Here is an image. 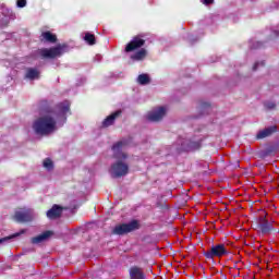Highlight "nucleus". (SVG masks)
Here are the masks:
<instances>
[{
    "label": "nucleus",
    "mask_w": 279,
    "mask_h": 279,
    "mask_svg": "<svg viewBox=\"0 0 279 279\" xmlns=\"http://www.w3.org/2000/svg\"><path fill=\"white\" fill-rule=\"evenodd\" d=\"M123 147H128V140H121L112 145L113 158L116 161L111 166V178H124L130 173V166L122 160H128V154L123 153Z\"/></svg>",
    "instance_id": "f257e3e1"
},
{
    "label": "nucleus",
    "mask_w": 279,
    "mask_h": 279,
    "mask_svg": "<svg viewBox=\"0 0 279 279\" xmlns=\"http://www.w3.org/2000/svg\"><path fill=\"white\" fill-rule=\"evenodd\" d=\"M142 47H145V36L136 35L126 44L124 51L125 53H132V51L140 49L135 53L131 54L130 59L133 60V62H141L147 58V49Z\"/></svg>",
    "instance_id": "f03ea898"
},
{
    "label": "nucleus",
    "mask_w": 279,
    "mask_h": 279,
    "mask_svg": "<svg viewBox=\"0 0 279 279\" xmlns=\"http://www.w3.org/2000/svg\"><path fill=\"white\" fill-rule=\"evenodd\" d=\"M40 112L44 114H53L57 119L60 117H66L68 112H71V102L69 100H64L63 102H59L54 108L51 107V104L47 100H41L39 102Z\"/></svg>",
    "instance_id": "7ed1b4c3"
},
{
    "label": "nucleus",
    "mask_w": 279,
    "mask_h": 279,
    "mask_svg": "<svg viewBox=\"0 0 279 279\" xmlns=\"http://www.w3.org/2000/svg\"><path fill=\"white\" fill-rule=\"evenodd\" d=\"M57 124L58 122H56V118L51 116H44L33 123V130L39 136H49V134L56 132Z\"/></svg>",
    "instance_id": "20e7f679"
},
{
    "label": "nucleus",
    "mask_w": 279,
    "mask_h": 279,
    "mask_svg": "<svg viewBox=\"0 0 279 279\" xmlns=\"http://www.w3.org/2000/svg\"><path fill=\"white\" fill-rule=\"evenodd\" d=\"M255 230L260 234H271L276 230L274 223L267 219V213L264 211L255 218Z\"/></svg>",
    "instance_id": "39448f33"
},
{
    "label": "nucleus",
    "mask_w": 279,
    "mask_h": 279,
    "mask_svg": "<svg viewBox=\"0 0 279 279\" xmlns=\"http://www.w3.org/2000/svg\"><path fill=\"white\" fill-rule=\"evenodd\" d=\"M135 230H141V223L138 220H132L129 223L117 225L112 229V234L123 236V234H130V232H134Z\"/></svg>",
    "instance_id": "423d86ee"
},
{
    "label": "nucleus",
    "mask_w": 279,
    "mask_h": 279,
    "mask_svg": "<svg viewBox=\"0 0 279 279\" xmlns=\"http://www.w3.org/2000/svg\"><path fill=\"white\" fill-rule=\"evenodd\" d=\"M64 52V46H56L52 48H41L37 50V56L41 58V60H54V58H59Z\"/></svg>",
    "instance_id": "0eeeda50"
},
{
    "label": "nucleus",
    "mask_w": 279,
    "mask_h": 279,
    "mask_svg": "<svg viewBox=\"0 0 279 279\" xmlns=\"http://www.w3.org/2000/svg\"><path fill=\"white\" fill-rule=\"evenodd\" d=\"M203 256L207 258V260H213L214 258H221L223 256H228V248H226V244L220 243L213 245L210 250L205 251Z\"/></svg>",
    "instance_id": "6e6552de"
},
{
    "label": "nucleus",
    "mask_w": 279,
    "mask_h": 279,
    "mask_svg": "<svg viewBox=\"0 0 279 279\" xmlns=\"http://www.w3.org/2000/svg\"><path fill=\"white\" fill-rule=\"evenodd\" d=\"M12 219L13 221H16V223H29L31 221H34V214L32 213V209L20 208L15 210Z\"/></svg>",
    "instance_id": "1a4fd4ad"
},
{
    "label": "nucleus",
    "mask_w": 279,
    "mask_h": 279,
    "mask_svg": "<svg viewBox=\"0 0 279 279\" xmlns=\"http://www.w3.org/2000/svg\"><path fill=\"white\" fill-rule=\"evenodd\" d=\"M167 114V109L165 107H159L157 111L150 112L148 114V121L158 122L162 121V118Z\"/></svg>",
    "instance_id": "9d476101"
},
{
    "label": "nucleus",
    "mask_w": 279,
    "mask_h": 279,
    "mask_svg": "<svg viewBox=\"0 0 279 279\" xmlns=\"http://www.w3.org/2000/svg\"><path fill=\"white\" fill-rule=\"evenodd\" d=\"M276 132H278L277 125L268 126L256 134V140L260 141L263 138H267V136H271V134H276Z\"/></svg>",
    "instance_id": "9b49d317"
},
{
    "label": "nucleus",
    "mask_w": 279,
    "mask_h": 279,
    "mask_svg": "<svg viewBox=\"0 0 279 279\" xmlns=\"http://www.w3.org/2000/svg\"><path fill=\"white\" fill-rule=\"evenodd\" d=\"M62 210H64V207L53 205L52 208L47 211L48 219H59V217H62Z\"/></svg>",
    "instance_id": "f8f14e48"
},
{
    "label": "nucleus",
    "mask_w": 279,
    "mask_h": 279,
    "mask_svg": "<svg viewBox=\"0 0 279 279\" xmlns=\"http://www.w3.org/2000/svg\"><path fill=\"white\" fill-rule=\"evenodd\" d=\"M122 111L117 110L116 112L111 113L108 116L104 121H102V128H110V125H114V121H117L118 117H121Z\"/></svg>",
    "instance_id": "ddd939ff"
},
{
    "label": "nucleus",
    "mask_w": 279,
    "mask_h": 279,
    "mask_svg": "<svg viewBox=\"0 0 279 279\" xmlns=\"http://www.w3.org/2000/svg\"><path fill=\"white\" fill-rule=\"evenodd\" d=\"M52 234H53V231H45L41 234L32 238L31 242L33 243V245L45 243V241H47V239H49V236H51Z\"/></svg>",
    "instance_id": "4468645a"
},
{
    "label": "nucleus",
    "mask_w": 279,
    "mask_h": 279,
    "mask_svg": "<svg viewBox=\"0 0 279 279\" xmlns=\"http://www.w3.org/2000/svg\"><path fill=\"white\" fill-rule=\"evenodd\" d=\"M129 274L131 279H145V272L138 266L131 267Z\"/></svg>",
    "instance_id": "2eb2a0df"
},
{
    "label": "nucleus",
    "mask_w": 279,
    "mask_h": 279,
    "mask_svg": "<svg viewBox=\"0 0 279 279\" xmlns=\"http://www.w3.org/2000/svg\"><path fill=\"white\" fill-rule=\"evenodd\" d=\"M40 41L41 43H58V36H56L54 34H52L49 31H46L44 33H41L40 35Z\"/></svg>",
    "instance_id": "dca6fc26"
},
{
    "label": "nucleus",
    "mask_w": 279,
    "mask_h": 279,
    "mask_svg": "<svg viewBox=\"0 0 279 279\" xmlns=\"http://www.w3.org/2000/svg\"><path fill=\"white\" fill-rule=\"evenodd\" d=\"M25 232H27V230L22 229L20 232H16L12 235L5 236V238H1L0 239V243H5V241H10L11 239H16V236H21V234H25Z\"/></svg>",
    "instance_id": "f3484780"
},
{
    "label": "nucleus",
    "mask_w": 279,
    "mask_h": 279,
    "mask_svg": "<svg viewBox=\"0 0 279 279\" xmlns=\"http://www.w3.org/2000/svg\"><path fill=\"white\" fill-rule=\"evenodd\" d=\"M40 75V72H38V70L36 69H28L26 72V77L28 80H36V77H38Z\"/></svg>",
    "instance_id": "a211bd4d"
},
{
    "label": "nucleus",
    "mask_w": 279,
    "mask_h": 279,
    "mask_svg": "<svg viewBox=\"0 0 279 279\" xmlns=\"http://www.w3.org/2000/svg\"><path fill=\"white\" fill-rule=\"evenodd\" d=\"M138 84L142 86H145L146 84H149V75L147 74H140L137 77Z\"/></svg>",
    "instance_id": "6ab92c4d"
},
{
    "label": "nucleus",
    "mask_w": 279,
    "mask_h": 279,
    "mask_svg": "<svg viewBox=\"0 0 279 279\" xmlns=\"http://www.w3.org/2000/svg\"><path fill=\"white\" fill-rule=\"evenodd\" d=\"M84 39H85L90 46L96 45V43H97V39L95 38V35H93V34H90V33H86Z\"/></svg>",
    "instance_id": "aec40b11"
},
{
    "label": "nucleus",
    "mask_w": 279,
    "mask_h": 279,
    "mask_svg": "<svg viewBox=\"0 0 279 279\" xmlns=\"http://www.w3.org/2000/svg\"><path fill=\"white\" fill-rule=\"evenodd\" d=\"M202 148V142H190L189 149L191 151H197V149Z\"/></svg>",
    "instance_id": "412c9836"
},
{
    "label": "nucleus",
    "mask_w": 279,
    "mask_h": 279,
    "mask_svg": "<svg viewBox=\"0 0 279 279\" xmlns=\"http://www.w3.org/2000/svg\"><path fill=\"white\" fill-rule=\"evenodd\" d=\"M43 165L44 168L47 169L48 171H51V169H53V161L50 158H46Z\"/></svg>",
    "instance_id": "4be33fe9"
},
{
    "label": "nucleus",
    "mask_w": 279,
    "mask_h": 279,
    "mask_svg": "<svg viewBox=\"0 0 279 279\" xmlns=\"http://www.w3.org/2000/svg\"><path fill=\"white\" fill-rule=\"evenodd\" d=\"M274 151H276V147L270 146V147L266 148L265 155L271 156V154H274Z\"/></svg>",
    "instance_id": "5701e85b"
},
{
    "label": "nucleus",
    "mask_w": 279,
    "mask_h": 279,
    "mask_svg": "<svg viewBox=\"0 0 279 279\" xmlns=\"http://www.w3.org/2000/svg\"><path fill=\"white\" fill-rule=\"evenodd\" d=\"M16 5L19 8H25V5H27V0H16Z\"/></svg>",
    "instance_id": "b1692460"
},
{
    "label": "nucleus",
    "mask_w": 279,
    "mask_h": 279,
    "mask_svg": "<svg viewBox=\"0 0 279 279\" xmlns=\"http://www.w3.org/2000/svg\"><path fill=\"white\" fill-rule=\"evenodd\" d=\"M265 108L267 110H274L276 108V105H275V102H266Z\"/></svg>",
    "instance_id": "393cba45"
},
{
    "label": "nucleus",
    "mask_w": 279,
    "mask_h": 279,
    "mask_svg": "<svg viewBox=\"0 0 279 279\" xmlns=\"http://www.w3.org/2000/svg\"><path fill=\"white\" fill-rule=\"evenodd\" d=\"M201 3H203V5H213L215 0H201Z\"/></svg>",
    "instance_id": "a878e982"
},
{
    "label": "nucleus",
    "mask_w": 279,
    "mask_h": 279,
    "mask_svg": "<svg viewBox=\"0 0 279 279\" xmlns=\"http://www.w3.org/2000/svg\"><path fill=\"white\" fill-rule=\"evenodd\" d=\"M260 47H263V43L257 41V46H252L251 49H260Z\"/></svg>",
    "instance_id": "bb28decb"
},
{
    "label": "nucleus",
    "mask_w": 279,
    "mask_h": 279,
    "mask_svg": "<svg viewBox=\"0 0 279 279\" xmlns=\"http://www.w3.org/2000/svg\"><path fill=\"white\" fill-rule=\"evenodd\" d=\"M202 108H210V104H208V102H203V104H202Z\"/></svg>",
    "instance_id": "cd10ccee"
},
{
    "label": "nucleus",
    "mask_w": 279,
    "mask_h": 279,
    "mask_svg": "<svg viewBox=\"0 0 279 279\" xmlns=\"http://www.w3.org/2000/svg\"><path fill=\"white\" fill-rule=\"evenodd\" d=\"M258 69V62L253 65V71H257Z\"/></svg>",
    "instance_id": "c85d7f7f"
},
{
    "label": "nucleus",
    "mask_w": 279,
    "mask_h": 279,
    "mask_svg": "<svg viewBox=\"0 0 279 279\" xmlns=\"http://www.w3.org/2000/svg\"><path fill=\"white\" fill-rule=\"evenodd\" d=\"M276 36H279V33L278 32H275Z\"/></svg>",
    "instance_id": "c756f323"
},
{
    "label": "nucleus",
    "mask_w": 279,
    "mask_h": 279,
    "mask_svg": "<svg viewBox=\"0 0 279 279\" xmlns=\"http://www.w3.org/2000/svg\"><path fill=\"white\" fill-rule=\"evenodd\" d=\"M262 66H265V62H262Z\"/></svg>",
    "instance_id": "7c9ffc66"
}]
</instances>
